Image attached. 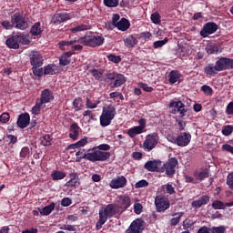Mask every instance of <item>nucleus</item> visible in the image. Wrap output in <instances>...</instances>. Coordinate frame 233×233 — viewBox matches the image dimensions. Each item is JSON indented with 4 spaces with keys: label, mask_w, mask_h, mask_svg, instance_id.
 I'll return each mask as SVG.
<instances>
[{
    "label": "nucleus",
    "mask_w": 233,
    "mask_h": 233,
    "mask_svg": "<svg viewBox=\"0 0 233 233\" xmlns=\"http://www.w3.org/2000/svg\"><path fill=\"white\" fill-rule=\"evenodd\" d=\"M116 214H119L116 204H108L105 207H102L98 210V220L96 224V230H101L103 225L108 221V219L114 218Z\"/></svg>",
    "instance_id": "obj_1"
},
{
    "label": "nucleus",
    "mask_w": 233,
    "mask_h": 233,
    "mask_svg": "<svg viewBox=\"0 0 233 233\" xmlns=\"http://www.w3.org/2000/svg\"><path fill=\"white\" fill-rule=\"evenodd\" d=\"M116 107L114 106L110 105L107 107H104L102 114L100 116V125L101 127H108L110 123H112V120L114 117H116Z\"/></svg>",
    "instance_id": "obj_2"
},
{
    "label": "nucleus",
    "mask_w": 233,
    "mask_h": 233,
    "mask_svg": "<svg viewBox=\"0 0 233 233\" xmlns=\"http://www.w3.org/2000/svg\"><path fill=\"white\" fill-rule=\"evenodd\" d=\"M78 43H81L85 46H101L105 43V37L101 35H87L78 38Z\"/></svg>",
    "instance_id": "obj_3"
},
{
    "label": "nucleus",
    "mask_w": 233,
    "mask_h": 233,
    "mask_svg": "<svg viewBox=\"0 0 233 233\" xmlns=\"http://www.w3.org/2000/svg\"><path fill=\"white\" fill-rule=\"evenodd\" d=\"M110 158V152L101 151L95 147L92 151L87 153L86 160L96 163V161H106Z\"/></svg>",
    "instance_id": "obj_4"
},
{
    "label": "nucleus",
    "mask_w": 233,
    "mask_h": 233,
    "mask_svg": "<svg viewBox=\"0 0 233 233\" xmlns=\"http://www.w3.org/2000/svg\"><path fill=\"white\" fill-rule=\"evenodd\" d=\"M116 208L117 209L118 214H121L127 210L132 204V200L130 199V197L127 195H121L116 198Z\"/></svg>",
    "instance_id": "obj_5"
},
{
    "label": "nucleus",
    "mask_w": 233,
    "mask_h": 233,
    "mask_svg": "<svg viewBox=\"0 0 233 233\" xmlns=\"http://www.w3.org/2000/svg\"><path fill=\"white\" fill-rule=\"evenodd\" d=\"M119 15L116 14L112 17V24L120 30L121 32H127L128 28H130V21L127 18H121L120 20Z\"/></svg>",
    "instance_id": "obj_6"
},
{
    "label": "nucleus",
    "mask_w": 233,
    "mask_h": 233,
    "mask_svg": "<svg viewBox=\"0 0 233 233\" xmlns=\"http://www.w3.org/2000/svg\"><path fill=\"white\" fill-rule=\"evenodd\" d=\"M12 23L13 25H15V28H18V30H26V28L30 26V21L28 18L24 17L19 14H15L12 16Z\"/></svg>",
    "instance_id": "obj_7"
},
{
    "label": "nucleus",
    "mask_w": 233,
    "mask_h": 233,
    "mask_svg": "<svg viewBox=\"0 0 233 233\" xmlns=\"http://www.w3.org/2000/svg\"><path fill=\"white\" fill-rule=\"evenodd\" d=\"M172 114H178V117H185L187 116V109L185 108V104L181 101L172 100L169 104Z\"/></svg>",
    "instance_id": "obj_8"
},
{
    "label": "nucleus",
    "mask_w": 233,
    "mask_h": 233,
    "mask_svg": "<svg viewBox=\"0 0 233 233\" xmlns=\"http://www.w3.org/2000/svg\"><path fill=\"white\" fill-rule=\"evenodd\" d=\"M168 141L174 143V145H177V147H187L188 143H190V139H192V136L189 133H183L178 136L177 138L172 137H167Z\"/></svg>",
    "instance_id": "obj_9"
},
{
    "label": "nucleus",
    "mask_w": 233,
    "mask_h": 233,
    "mask_svg": "<svg viewBox=\"0 0 233 233\" xmlns=\"http://www.w3.org/2000/svg\"><path fill=\"white\" fill-rule=\"evenodd\" d=\"M157 141H159V137H157V134L153 133V134L147 135L143 143L144 150L150 152V150H153V148H156V146L157 145Z\"/></svg>",
    "instance_id": "obj_10"
},
{
    "label": "nucleus",
    "mask_w": 233,
    "mask_h": 233,
    "mask_svg": "<svg viewBox=\"0 0 233 233\" xmlns=\"http://www.w3.org/2000/svg\"><path fill=\"white\" fill-rule=\"evenodd\" d=\"M155 207L157 211L165 212V210H168V208H170V201L161 195L157 196L155 198Z\"/></svg>",
    "instance_id": "obj_11"
},
{
    "label": "nucleus",
    "mask_w": 233,
    "mask_h": 233,
    "mask_svg": "<svg viewBox=\"0 0 233 233\" xmlns=\"http://www.w3.org/2000/svg\"><path fill=\"white\" fill-rule=\"evenodd\" d=\"M176 167H177V157L169 158L164 164L167 176H168L169 177L174 176L176 174Z\"/></svg>",
    "instance_id": "obj_12"
},
{
    "label": "nucleus",
    "mask_w": 233,
    "mask_h": 233,
    "mask_svg": "<svg viewBox=\"0 0 233 233\" xmlns=\"http://www.w3.org/2000/svg\"><path fill=\"white\" fill-rule=\"evenodd\" d=\"M218 30V25L214 22H208L204 25L200 31L201 37H208V35L214 34Z\"/></svg>",
    "instance_id": "obj_13"
},
{
    "label": "nucleus",
    "mask_w": 233,
    "mask_h": 233,
    "mask_svg": "<svg viewBox=\"0 0 233 233\" xmlns=\"http://www.w3.org/2000/svg\"><path fill=\"white\" fill-rule=\"evenodd\" d=\"M127 177H125V176H118L115 178H113L110 183H109V187L111 188H124V187H127Z\"/></svg>",
    "instance_id": "obj_14"
},
{
    "label": "nucleus",
    "mask_w": 233,
    "mask_h": 233,
    "mask_svg": "<svg viewBox=\"0 0 233 233\" xmlns=\"http://www.w3.org/2000/svg\"><path fill=\"white\" fill-rule=\"evenodd\" d=\"M74 15L68 14V13H58L54 15L52 18V23L54 25H61V23H65L66 21H70Z\"/></svg>",
    "instance_id": "obj_15"
},
{
    "label": "nucleus",
    "mask_w": 233,
    "mask_h": 233,
    "mask_svg": "<svg viewBox=\"0 0 233 233\" xmlns=\"http://www.w3.org/2000/svg\"><path fill=\"white\" fill-rule=\"evenodd\" d=\"M30 63L33 66H43V56L37 51H32L29 54Z\"/></svg>",
    "instance_id": "obj_16"
},
{
    "label": "nucleus",
    "mask_w": 233,
    "mask_h": 233,
    "mask_svg": "<svg viewBox=\"0 0 233 233\" xmlns=\"http://www.w3.org/2000/svg\"><path fill=\"white\" fill-rule=\"evenodd\" d=\"M143 231V221L137 218L134 220L129 228L127 229L126 233H141Z\"/></svg>",
    "instance_id": "obj_17"
},
{
    "label": "nucleus",
    "mask_w": 233,
    "mask_h": 233,
    "mask_svg": "<svg viewBox=\"0 0 233 233\" xmlns=\"http://www.w3.org/2000/svg\"><path fill=\"white\" fill-rule=\"evenodd\" d=\"M144 168L148 170V172H159V168H161V161L149 160L145 164Z\"/></svg>",
    "instance_id": "obj_18"
},
{
    "label": "nucleus",
    "mask_w": 233,
    "mask_h": 233,
    "mask_svg": "<svg viewBox=\"0 0 233 233\" xmlns=\"http://www.w3.org/2000/svg\"><path fill=\"white\" fill-rule=\"evenodd\" d=\"M50 101H54V93L50 89H44L41 92L39 102L42 105H46V103H50Z\"/></svg>",
    "instance_id": "obj_19"
},
{
    "label": "nucleus",
    "mask_w": 233,
    "mask_h": 233,
    "mask_svg": "<svg viewBox=\"0 0 233 233\" xmlns=\"http://www.w3.org/2000/svg\"><path fill=\"white\" fill-rule=\"evenodd\" d=\"M5 45L6 46H8V48L17 50V48H19V35H15L7 38L5 41Z\"/></svg>",
    "instance_id": "obj_20"
},
{
    "label": "nucleus",
    "mask_w": 233,
    "mask_h": 233,
    "mask_svg": "<svg viewBox=\"0 0 233 233\" xmlns=\"http://www.w3.org/2000/svg\"><path fill=\"white\" fill-rule=\"evenodd\" d=\"M210 201V197L204 195L202 197H200L198 199L194 200L191 203V207L193 208H201V207H203V205H207V203H208Z\"/></svg>",
    "instance_id": "obj_21"
},
{
    "label": "nucleus",
    "mask_w": 233,
    "mask_h": 233,
    "mask_svg": "<svg viewBox=\"0 0 233 233\" xmlns=\"http://www.w3.org/2000/svg\"><path fill=\"white\" fill-rule=\"evenodd\" d=\"M27 125H30V115L28 113L20 115L17 120L19 128H26Z\"/></svg>",
    "instance_id": "obj_22"
},
{
    "label": "nucleus",
    "mask_w": 233,
    "mask_h": 233,
    "mask_svg": "<svg viewBox=\"0 0 233 233\" xmlns=\"http://www.w3.org/2000/svg\"><path fill=\"white\" fill-rule=\"evenodd\" d=\"M127 83V77L125 76L118 74L115 77L114 83L110 84L111 88H118L121 85H125Z\"/></svg>",
    "instance_id": "obj_23"
},
{
    "label": "nucleus",
    "mask_w": 233,
    "mask_h": 233,
    "mask_svg": "<svg viewBox=\"0 0 233 233\" xmlns=\"http://www.w3.org/2000/svg\"><path fill=\"white\" fill-rule=\"evenodd\" d=\"M207 54H221V47L216 44H208L205 48Z\"/></svg>",
    "instance_id": "obj_24"
},
{
    "label": "nucleus",
    "mask_w": 233,
    "mask_h": 233,
    "mask_svg": "<svg viewBox=\"0 0 233 233\" xmlns=\"http://www.w3.org/2000/svg\"><path fill=\"white\" fill-rule=\"evenodd\" d=\"M69 137L76 141L79 137V126L76 123L72 124L70 127Z\"/></svg>",
    "instance_id": "obj_25"
},
{
    "label": "nucleus",
    "mask_w": 233,
    "mask_h": 233,
    "mask_svg": "<svg viewBox=\"0 0 233 233\" xmlns=\"http://www.w3.org/2000/svg\"><path fill=\"white\" fill-rule=\"evenodd\" d=\"M30 34L35 35V37L41 35L43 34V27L41 26L40 22L35 23L30 29Z\"/></svg>",
    "instance_id": "obj_26"
},
{
    "label": "nucleus",
    "mask_w": 233,
    "mask_h": 233,
    "mask_svg": "<svg viewBox=\"0 0 233 233\" xmlns=\"http://www.w3.org/2000/svg\"><path fill=\"white\" fill-rule=\"evenodd\" d=\"M169 83L174 85L175 83H179L181 81V74L178 71H171L169 73Z\"/></svg>",
    "instance_id": "obj_27"
},
{
    "label": "nucleus",
    "mask_w": 233,
    "mask_h": 233,
    "mask_svg": "<svg viewBox=\"0 0 233 233\" xmlns=\"http://www.w3.org/2000/svg\"><path fill=\"white\" fill-rule=\"evenodd\" d=\"M124 44L127 48H134V46L137 45V38L130 35L124 40Z\"/></svg>",
    "instance_id": "obj_28"
},
{
    "label": "nucleus",
    "mask_w": 233,
    "mask_h": 233,
    "mask_svg": "<svg viewBox=\"0 0 233 233\" xmlns=\"http://www.w3.org/2000/svg\"><path fill=\"white\" fill-rule=\"evenodd\" d=\"M204 72L207 76H216V74L219 72V69H218L216 65L214 66V64H209L204 68Z\"/></svg>",
    "instance_id": "obj_29"
},
{
    "label": "nucleus",
    "mask_w": 233,
    "mask_h": 233,
    "mask_svg": "<svg viewBox=\"0 0 233 233\" xmlns=\"http://www.w3.org/2000/svg\"><path fill=\"white\" fill-rule=\"evenodd\" d=\"M91 28L92 25L82 24L71 28L70 32L72 34H77V32H85V30H90Z\"/></svg>",
    "instance_id": "obj_30"
},
{
    "label": "nucleus",
    "mask_w": 233,
    "mask_h": 233,
    "mask_svg": "<svg viewBox=\"0 0 233 233\" xmlns=\"http://www.w3.org/2000/svg\"><path fill=\"white\" fill-rule=\"evenodd\" d=\"M54 208H56V204L51 203L50 205L46 206L42 209H39V212H40L41 216H50V214H52V211L54 210Z\"/></svg>",
    "instance_id": "obj_31"
},
{
    "label": "nucleus",
    "mask_w": 233,
    "mask_h": 233,
    "mask_svg": "<svg viewBox=\"0 0 233 233\" xmlns=\"http://www.w3.org/2000/svg\"><path fill=\"white\" fill-rule=\"evenodd\" d=\"M143 132L145 131L138 127V126L127 129V135L132 138L136 137V136H139V134H143Z\"/></svg>",
    "instance_id": "obj_32"
},
{
    "label": "nucleus",
    "mask_w": 233,
    "mask_h": 233,
    "mask_svg": "<svg viewBox=\"0 0 233 233\" xmlns=\"http://www.w3.org/2000/svg\"><path fill=\"white\" fill-rule=\"evenodd\" d=\"M51 177L53 181H60L61 179H65V177H66V173L60 170H56L51 174Z\"/></svg>",
    "instance_id": "obj_33"
},
{
    "label": "nucleus",
    "mask_w": 233,
    "mask_h": 233,
    "mask_svg": "<svg viewBox=\"0 0 233 233\" xmlns=\"http://www.w3.org/2000/svg\"><path fill=\"white\" fill-rule=\"evenodd\" d=\"M70 56H72L71 52L64 54L59 59V64L62 66H66L67 65H70Z\"/></svg>",
    "instance_id": "obj_34"
},
{
    "label": "nucleus",
    "mask_w": 233,
    "mask_h": 233,
    "mask_svg": "<svg viewBox=\"0 0 233 233\" xmlns=\"http://www.w3.org/2000/svg\"><path fill=\"white\" fill-rule=\"evenodd\" d=\"M79 39L77 40H70V41H65V40H62L58 43V46L60 48V50H66V46H72V45L76 44V43H79L78 42Z\"/></svg>",
    "instance_id": "obj_35"
},
{
    "label": "nucleus",
    "mask_w": 233,
    "mask_h": 233,
    "mask_svg": "<svg viewBox=\"0 0 233 233\" xmlns=\"http://www.w3.org/2000/svg\"><path fill=\"white\" fill-rule=\"evenodd\" d=\"M217 68L218 72H223L227 70V57H222L216 62Z\"/></svg>",
    "instance_id": "obj_36"
},
{
    "label": "nucleus",
    "mask_w": 233,
    "mask_h": 233,
    "mask_svg": "<svg viewBox=\"0 0 233 233\" xmlns=\"http://www.w3.org/2000/svg\"><path fill=\"white\" fill-rule=\"evenodd\" d=\"M211 207L215 210H225L227 208V205H225V203L221 200H214Z\"/></svg>",
    "instance_id": "obj_37"
},
{
    "label": "nucleus",
    "mask_w": 233,
    "mask_h": 233,
    "mask_svg": "<svg viewBox=\"0 0 233 233\" xmlns=\"http://www.w3.org/2000/svg\"><path fill=\"white\" fill-rule=\"evenodd\" d=\"M57 73V66L56 65H48L44 70L46 76H54Z\"/></svg>",
    "instance_id": "obj_38"
},
{
    "label": "nucleus",
    "mask_w": 233,
    "mask_h": 233,
    "mask_svg": "<svg viewBox=\"0 0 233 233\" xmlns=\"http://www.w3.org/2000/svg\"><path fill=\"white\" fill-rule=\"evenodd\" d=\"M162 189H163L164 194H168L169 196L176 194V188L173 187L172 184H170V183L163 185Z\"/></svg>",
    "instance_id": "obj_39"
},
{
    "label": "nucleus",
    "mask_w": 233,
    "mask_h": 233,
    "mask_svg": "<svg viewBox=\"0 0 233 233\" xmlns=\"http://www.w3.org/2000/svg\"><path fill=\"white\" fill-rule=\"evenodd\" d=\"M194 177L198 181H203V179H205V177H208V170L196 171L194 173Z\"/></svg>",
    "instance_id": "obj_40"
},
{
    "label": "nucleus",
    "mask_w": 233,
    "mask_h": 233,
    "mask_svg": "<svg viewBox=\"0 0 233 233\" xmlns=\"http://www.w3.org/2000/svg\"><path fill=\"white\" fill-rule=\"evenodd\" d=\"M40 141L43 147H50V145H52V137L50 135H45L40 138Z\"/></svg>",
    "instance_id": "obj_41"
},
{
    "label": "nucleus",
    "mask_w": 233,
    "mask_h": 233,
    "mask_svg": "<svg viewBox=\"0 0 233 233\" xmlns=\"http://www.w3.org/2000/svg\"><path fill=\"white\" fill-rule=\"evenodd\" d=\"M104 5L107 8H116L119 5V0H104Z\"/></svg>",
    "instance_id": "obj_42"
},
{
    "label": "nucleus",
    "mask_w": 233,
    "mask_h": 233,
    "mask_svg": "<svg viewBox=\"0 0 233 233\" xmlns=\"http://www.w3.org/2000/svg\"><path fill=\"white\" fill-rule=\"evenodd\" d=\"M88 143V140L86 137L82 138L78 142L72 144L70 146V148H81V147H85Z\"/></svg>",
    "instance_id": "obj_43"
},
{
    "label": "nucleus",
    "mask_w": 233,
    "mask_h": 233,
    "mask_svg": "<svg viewBox=\"0 0 233 233\" xmlns=\"http://www.w3.org/2000/svg\"><path fill=\"white\" fill-rule=\"evenodd\" d=\"M76 161L79 163L82 159H86L88 153L85 152V149H80L76 153Z\"/></svg>",
    "instance_id": "obj_44"
},
{
    "label": "nucleus",
    "mask_w": 233,
    "mask_h": 233,
    "mask_svg": "<svg viewBox=\"0 0 233 233\" xmlns=\"http://www.w3.org/2000/svg\"><path fill=\"white\" fill-rule=\"evenodd\" d=\"M79 185H81V183L79 182V180H73L70 179L68 180L65 187H67V188H77V187H79Z\"/></svg>",
    "instance_id": "obj_45"
},
{
    "label": "nucleus",
    "mask_w": 233,
    "mask_h": 233,
    "mask_svg": "<svg viewBox=\"0 0 233 233\" xmlns=\"http://www.w3.org/2000/svg\"><path fill=\"white\" fill-rule=\"evenodd\" d=\"M91 75L97 81H101V79H103V71L102 70L94 69L91 71Z\"/></svg>",
    "instance_id": "obj_46"
},
{
    "label": "nucleus",
    "mask_w": 233,
    "mask_h": 233,
    "mask_svg": "<svg viewBox=\"0 0 233 233\" xmlns=\"http://www.w3.org/2000/svg\"><path fill=\"white\" fill-rule=\"evenodd\" d=\"M167 43H168V39L166 37L163 40H158L153 43V46L154 48H163V46H165V45H167Z\"/></svg>",
    "instance_id": "obj_47"
},
{
    "label": "nucleus",
    "mask_w": 233,
    "mask_h": 233,
    "mask_svg": "<svg viewBox=\"0 0 233 233\" xmlns=\"http://www.w3.org/2000/svg\"><path fill=\"white\" fill-rule=\"evenodd\" d=\"M101 103V101L97 100L95 103H92V100L90 98H86V108L94 109L97 108V106Z\"/></svg>",
    "instance_id": "obj_48"
},
{
    "label": "nucleus",
    "mask_w": 233,
    "mask_h": 233,
    "mask_svg": "<svg viewBox=\"0 0 233 233\" xmlns=\"http://www.w3.org/2000/svg\"><path fill=\"white\" fill-rule=\"evenodd\" d=\"M151 21L154 25H159L161 23V15L156 12L151 15Z\"/></svg>",
    "instance_id": "obj_49"
},
{
    "label": "nucleus",
    "mask_w": 233,
    "mask_h": 233,
    "mask_svg": "<svg viewBox=\"0 0 233 233\" xmlns=\"http://www.w3.org/2000/svg\"><path fill=\"white\" fill-rule=\"evenodd\" d=\"M210 230L211 233H225L227 232V228L225 226L213 227Z\"/></svg>",
    "instance_id": "obj_50"
},
{
    "label": "nucleus",
    "mask_w": 233,
    "mask_h": 233,
    "mask_svg": "<svg viewBox=\"0 0 233 233\" xmlns=\"http://www.w3.org/2000/svg\"><path fill=\"white\" fill-rule=\"evenodd\" d=\"M41 108H43V104L36 102L35 106L32 108V114L38 116L39 112H41Z\"/></svg>",
    "instance_id": "obj_51"
},
{
    "label": "nucleus",
    "mask_w": 233,
    "mask_h": 233,
    "mask_svg": "<svg viewBox=\"0 0 233 233\" xmlns=\"http://www.w3.org/2000/svg\"><path fill=\"white\" fill-rule=\"evenodd\" d=\"M22 43V45H29L30 40L28 39V36L25 35H18V44Z\"/></svg>",
    "instance_id": "obj_52"
},
{
    "label": "nucleus",
    "mask_w": 233,
    "mask_h": 233,
    "mask_svg": "<svg viewBox=\"0 0 233 233\" xmlns=\"http://www.w3.org/2000/svg\"><path fill=\"white\" fill-rule=\"evenodd\" d=\"M41 66H33L32 70L34 76H37L38 77H41L43 76V68H39Z\"/></svg>",
    "instance_id": "obj_53"
},
{
    "label": "nucleus",
    "mask_w": 233,
    "mask_h": 233,
    "mask_svg": "<svg viewBox=\"0 0 233 233\" xmlns=\"http://www.w3.org/2000/svg\"><path fill=\"white\" fill-rule=\"evenodd\" d=\"M137 86L142 88L145 92H153L154 88L152 86H148L147 84H145L143 82H138Z\"/></svg>",
    "instance_id": "obj_54"
},
{
    "label": "nucleus",
    "mask_w": 233,
    "mask_h": 233,
    "mask_svg": "<svg viewBox=\"0 0 233 233\" xmlns=\"http://www.w3.org/2000/svg\"><path fill=\"white\" fill-rule=\"evenodd\" d=\"M202 92L205 94V96H212V87L210 86L204 85L201 86Z\"/></svg>",
    "instance_id": "obj_55"
},
{
    "label": "nucleus",
    "mask_w": 233,
    "mask_h": 233,
    "mask_svg": "<svg viewBox=\"0 0 233 233\" xmlns=\"http://www.w3.org/2000/svg\"><path fill=\"white\" fill-rule=\"evenodd\" d=\"M148 186V181L146 179L139 180L135 184V188H145V187Z\"/></svg>",
    "instance_id": "obj_56"
},
{
    "label": "nucleus",
    "mask_w": 233,
    "mask_h": 233,
    "mask_svg": "<svg viewBox=\"0 0 233 233\" xmlns=\"http://www.w3.org/2000/svg\"><path fill=\"white\" fill-rule=\"evenodd\" d=\"M59 228L60 230H68L69 232H75L76 226L64 224L60 225Z\"/></svg>",
    "instance_id": "obj_57"
},
{
    "label": "nucleus",
    "mask_w": 233,
    "mask_h": 233,
    "mask_svg": "<svg viewBox=\"0 0 233 233\" xmlns=\"http://www.w3.org/2000/svg\"><path fill=\"white\" fill-rule=\"evenodd\" d=\"M183 212L178 213V217L177 218H173L170 219V225H172L173 227H176V225H177V223H179L181 218H183Z\"/></svg>",
    "instance_id": "obj_58"
},
{
    "label": "nucleus",
    "mask_w": 233,
    "mask_h": 233,
    "mask_svg": "<svg viewBox=\"0 0 233 233\" xmlns=\"http://www.w3.org/2000/svg\"><path fill=\"white\" fill-rule=\"evenodd\" d=\"M20 157H30V148L27 147H24L20 151Z\"/></svg>",
    "instance_id": "obj_59"
},
{
    "label": "nucleus",
    "mask_w": 233,
    "mask_h": 233,
    "mask_svg": "<svg viewBox=\"0 0 233 233\" xmlns=\"http://www.w3.org/2000/svg\"><path fill=\"white\" fill-rule=\"evenodd\" d=\"M134 212L135 214H141V212H143V205H141V203L136 202L134 204Z\"/></svg>",
    "instance_id": "obj_60"
},
{
    "label": "nucleus",
    "mask_w": 233,
    "mask_h": 233,
    "mask_svg": "<svg viewBox=\"0 0 233 233\" xmlns=\"http://www.w3.org/2000/svg\"><path fill=\"white\" fill-rule=\"evenodd\" d=\"M233 131V127L231 125L226 126L223 129H222V134L224 136H230L232 134Z\"/></svg>",
    "instance_id": "obj_61"
},
{
    "label": "nucleus",
    "mask_w": 233,
    "mask_h": 233,
    "mask_svg": "<svg viewBox=\"0 0 233 233\" xmlns=\"http://www.w3.org/2000/svg\"><path fill=\"white\" fill-rule=\"evenodd\" d=\"M107 58L112 63H121V56H119L109 55V56H107Z\"/></svg>",
    "instance_id": "obj_62"
},
{
    "label": "nucleus",
    "mask_w": 233,
    "mask_h": 233,
    "mask_svg": "<svg viewBox=\"0 0 233 233\" xmlns=\"http://www.w3.org/2000/svg\"><path fill=\"white\" fill-rule=\"evenodd\" d=\"M227 185L231 190H233V172L228 175Z\"/></svg>",
    "instance_id": "obj_63"
},
{
    "label": "nucleus",
    "mask_w": 233,
    "mask_h": 233,
    "mask_svg": "<svg viewBox=\"0 0 233 233\" xmlns=\"http://www.w3.org/2000/svg\"><path fill=\"white\" fill-rule=\"evenodd\" d=\"M198 233H211L210 228L203 226L198 228Z\"/></svg>",
    "instance_id": "obj_64"
}]
</instances>
